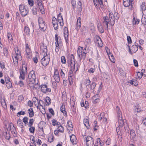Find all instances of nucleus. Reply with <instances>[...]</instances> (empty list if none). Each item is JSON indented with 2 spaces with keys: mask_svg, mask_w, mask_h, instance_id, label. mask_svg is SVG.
Segmentation results:
<instances>
[{
  "mask_svg": "<svg viewBox=\"0 0 146 146\" xmlns=\"http://www.w3.org/2000/svg\"><path fill=\"white\" fill-rule=\"evenodd\" d=\"M46 46L41 47V51L42 53H44V57L41 60V62L42 64L46 66L47 65L50 61V56L49 53H47V49Z\"/></svg>",
  "mask_w": 146,
  "mask_h": 146,
  "instance_id": "nucleus-1",
  "label": "nucleus"
},
{
  "mask_svg": "<svg viewBox=\"0 0 146 146\" xmlns=\"http://www.w3.org/2000/svg\"><path fill=\"white\" fill-rule=\"evenodd\" d=\"M116 110L118 119L119 127L122 128L123 126L125 129V126L127 125V124L125 121L123 119L121 113L118 106H117L116 107Z\"/></svg>",
  "mask_w": 146,
  "mask_h": 146,
  "instance_id": "nucleus-2",
  "label": "nucleus"
},
{
  "mask_svg": "<svg viewBox=\"0 0 146 146\" xmlns=\"http://www.w3.org/2000/svg\"><path fill=\"white\" fill-rule=\"evenodd\" d=\"M28 78L29 81L30 82L29 83V86L32 88H34V84H37V83L35 82V72L33 70L31 71L29 74Z\"/></svg>",
  "mask_w": 146,
  "mask_h": 146,
  "instance_id": "nucleus-3",
  "label": "nucleus"
},
{
  "mask_svg": "<svg viewBox=\"0 0 146 146\" xmlns=\"http://www.w3.org/2000/svg\"><path fill=\"white\" fill-rule=\"evenodd\" d=\"M70 66L71 69L69 71V74L72 73V70L77 71L78 69V63H75L74 61V57L73 54L71 55Z\"/></svg>",
  "mask_w": 146,
  "mask_h": 146,
  "instance_id": "nucleus-4",
  "label": "nucleus"
},
{
  "mask_svg": "<svg viewBox=\"0 0 146 146\" xmlns=\"http://www.w3.org/2000/svg\"><path fill=\"white\" fill-rule=\"evenodd\" d=\"M19 79L23 80H24L25 75L27 73V67L26 64L23 62L22 63V67L19 69Z\"/></svg>",
  "mask_w": 146,
  "mask_h": 146,
  "instance_id": "nucleus-5",
  "label": "nucleus"
},
{
  "mask_svg": "<svg viewBox=\"0 0 146 146\" xmlns=\"http://www.w3.org/2000/svg\"><path fill=\"white\" fill-rule=\"evenodd\" d=\"M88 52L85 48L83 49V47H81L78 48L77 50V54L80 60V61L82 59L84 60L86 58V54Z\"/></svg>",
  "mask_w": 146,
  "mask_h": 146,
  "instance_id": "nucleus-6",
  "label": "nucleus"
},
{
  "mask_svg": "<svg viewBox=\"0 0 146 146\" xmlns=\"http://www.w3.org/2000/svg\"><path fill=\"white\" fill-rule=\"evenodd\" d=\"M111 18H109L108 16L104 17H103V21L102 23V25L105 28V29L108 30V24L111 25L113 26L114 24H112L111 23Z\"/></svg>",
  "mask_w": 146,
  "mask_h": 146,
  "instance_id": "nucleus-7",
  "label": "nucleus"
},
{
  "mask_svg": "<svg viewBox=\"0 0 146 146\" xmlns=\"http://www.w3.org/2000/svg\"><path fill=\"white\" fill-rule=\"evenodd\" d=\"M19 10L21 15L25 17L27 15L29 12L28 9L24 5L21 4L19 6Z\"/></svg>",
  "mask_w": 146,
  "mask_h": 146,
  "instance_id": "nucleus-8",
  "label": "nucleus"
},
{
  "mask_svg": "<svg viewBox=\"0 0 146 146\" xmlns=\"http://www.w3.org/2000/svg\"><path fill=\"white\" fill-rule=\"evenodd\" d=\"M39 26L40 30L44 31L47 28V26L45 24L44 21L40 17L38 18Z\"/></svg>",
  "mask_w": 146,
  "mask_h": 146,
  "instance_id": "nucleus-9",
  "label": "nucleus"
},
{
  "mask_svg": "<svg viewBox=\"0 0 146 146\" xmlns=\"http://www.w3.org/2000/svg\"><path fill=\"white\" fill-rule=\"evenodd\" d=\"M119 17V15L117 12H115L113 14L112 13H109V18L111 19V23L112 24H114L115 20L117 21Z\"/></svg>",
  "mask_w": 146,
  "mask_h": 146,
  "instance_id": "nucleus-10",
  "label": "nucleus"
},
{
  "mask_svg": "<svg viewBox=\"0 0 146 146\" xmlns=\"http://www.w3.org/2000/svg\"><path fill=\"white\" fill-rule=\"evenodd\" d=\"M85 139L86 146H94V140L92 137L89 136H87Z\"/></svg>",
  "mask_w": 146,
  "mask_h": 146,
  "instance_id": "nucleus-11",
  "label": "nucleus"
},
{
  "mask_svg": "<svg viewBox=\"0 0 146 146\" xmlns=\"http://www.w3.org/2000/svg\"><path fill=\"white\" fill-rule=\"evenodd\" d=\"M94 42L97 46L99 47H102L103 45L102 42L100 38L98 36L94 38Z\"/></svg>",
  "mask_w": 146,
  "mask_h": 146,
  "instance_id": "nucleus-12",
  "label": "nucleus"
},
{
  "mask_svg": "<svg viewBox=\"0 0 146 146\" xmlns=\"http://www.w3.org/2000/svg\"><path fill=\"white\" fill-rule=\"evenodd\" d=\"M41 90L42 92L44 93L50 92L51 89L50 88H48L46 85H42L41 86Z\"/></svg>",
  "mask_w": 146,
  "mask_h": 146,
  "instance_id": "nucleus-13",
  "label": "nucleus"
},
{
  "mask_svg": "<svg viewBox=\"0 0 146 146\" xmlns=\"http://www.w3.org/2000/svg\"><path fill=\"white\" fill-rule=\"evenodd\" d=\"M53 77L55 81L57 83H59L60 81V78L58 71L57 70H55Z\"/></svg>",
  "mask_w": 146,
  "mask_h": 146,
  "instance_id": "nucleus-14",
  "label": "nucleus"
},
{
  "mask_svg": "<svg viewBox=\"0 0 146 146\" xmlns=\"http://www.w3.org/2000/svg\"><path fill=\"white\" fill-rule=\"evenodd\" d=\"M64 36L66 42L68 43V32L67 27H65L64 28Z\"/></svg>",
  "mask_w": 146,
  "mask_h": 146,
  "instance_id": "nucleus-15",
  "label": "nucleus"
},
{
  "mask_svg": "<svg viewBox=\"0 0 146 146\" xmlns=\"http://www.w3.org/2000/svg\"><path fill=\"white\" fill-rule=\"evenodd\" d=\"M58 21L60 26H62L64 25L63 19L61 15V13H60L58 16Z\"/></svg>",
  "mask_w": 146,
  "mask_h": 146,
  "instance_id": "nucleus-16",
  "label": "nucleus"
},
{
  "mask_svg": "<svg viewBox=\"0 0 146 146\" xmlns=\"http://www.w3.org/2000/svg\"><path fill=\"white\" fill-rule=\"evenodd\" d=\"M104 113H102L100 114L98 119L101 121H102L104 123H105L107 121V118L104 117Z\"/></svg>",
  "mask_w": 146,
  "mask_h": 146,
  "instance_id": "nucleus-17",
  "label": "nucleus"
},
{
  "mask_svg": "<svg viewBox=\"0 0 146 146\" xmlns=\"http://www.w3.org/2000/svg\"><path fill=\"white\" fill-rule=\"evenodd\" d=\"M0 102L3 108L4 109H6L7 108V105L5 98H0Z\"/></svg>",
  "mask_w": 146,
  "mask_h": 146,
  "instance_id": "nucleus-18",
  "label": "nucleus"
},
{
  "mask_svg": "<svg viewBox=\"0 0 146 146\" xmlns=\"http://www.w3.org/2000/svg\"><path fill=\"white\" fill-rule=\"evenodd\" d=\"M81 19L80 17H78L77 20V23L76 29L77 30H79L81 27Z\"/></svg>",
  "mask_w": 146,
  "mask_h": 146,
  "instance_id": "nucleus-19",
  "label": "nucleus"
},
{
  "mask_svg": "<svg viewBox=\"0 0 146 146\" xmlns=\"http://www.w3.org/2000/svg\"><path fill=\"white\" fill-rule=\"evenodd\" d=\"M21 57H18V55L16 54L13 55L12 56V58L13 60V62L15 64V63H18V60L20 58H21Z\"/></svg>",
  "mask_w": 146,
  "mask_h": 146,
  "instance_id": "nucleus-20",
  "label": "nucleus"
},
{
  "mask_svg": "<svg viewBox=\"0 0 146 146\" xmlns=\"http://www.w3.org/2000/svg\"><path fill=\"white\" fill-rule=\"evenodd\" d=\"M70 141L73 144L76 143V139L75 135L72 134L70 136Z\"/></svg>",
  "mask_w": 146,
  "mask_h": 146,
  "instance_id": "nucleus-21",
  "label": "nucleus"
},
{
  "mask_svg": "<svg viewBox=\"0 0 146 146\" xmlns=\"http://www.w3.org/2000/svg\"><path fill=\"white\" fill-rule=\"evenodd\" d=\"M123 4L124 6L128 7L129 5L131 2H132L133 0H123Z\"/></svg>",
  "mask_w": 146,
  "mask_h": 146,
  "instance_id": "nucleus-22",
  "label": "nucleus"
},
{
  "mask_svg": "<svg viewBox=\"0 0 146 146\" xmlns=\"http://www.w3.org/2000/svg\"><path fill=\"white\" fill-rule=\"evenodd\" d=\"M9 126V128H7V130H11V131H14L15 130V127H14L13 124L12 123H9L7 124Z\"/></svg>",
  "mask_w": 146,
  "mask_h": 146,
  "instance_id": "nucleus-23",
  "label": "nucleus"
},
{
  "mask_svg": "<svg viewBox=\"0 0 146 146\" xmlns=\"http://www.w3.org/2000/svg\"><path fill=\"white\" fill-rule=\"evenodd\" d=\"M102 24L101 23H98V25L97 27L99 31L101 33H103L104 32V30Z\"/></svg>",
  "mask_w": 146,
  "mask_h": 146,
  "instance_id": "nucleus-24",
  "label": "nucleus"
},
{
  "mask_svg": "<svg viewBox=\"0 0 146 146\" xmlns=\"http://www.w3.org/2000/svg\"><path fill=\"white\" fill-rule=\"evenodd\" d=\"M28 113L29 116L30 117H32L34 116V112L32 108H30L28 110Z\"/></svg>",
  "mask_w": 146,
  "mask_h": 146,
  "instance_id": "nucleus-25",
  "label": "nucleus"
},
{
  "mask_svg": "<svg viewBox=\"0 0 146 146\" xmlns=\"http://www.w3.org/2000/svg\"><path fill=\"white\" fill-rule=\"evenodd\" d=\"M7 38L8 39V40L10 43L13 42V37L12 35L10 33H7Z\"/></svg>",
  "mask_w": 146,
  "mask_h": 146,
  "instance_id": "nucleus-26",
  "label": "nucleus"
},
{
  "mask_svg": "<svg viewBox=\"0 0 146 146\" xmlns=\"http://www.w3.org/2000/svg\"><path fill=\"white\" fill-rule=\"evenodd\" d=\"M15 84L19 85L20 87H23L24 86V84L23 81L21 80H20L18 82L17 81H15Z\"/></svg>",
  "mask_w": 146,
  "mask_h": 146,
  "instance_id": "nucleus-27",
  "label": "nucleus"
},
{
  "mask_svg": "<svg viewBox=\"0 0 146 146\" xmlns=\"http://www.w3.org/2000/svg\"><path fill=\"white\" fill-rule=\"evenodd\" d=\"M130 83L132 85L137 86L138 85V82L135 80H132L130 81Z\"/></svg>",
  "mask_w": 146,
  "mask_h": 146,
  "instance_id": "nucleus-28",
  "label": "nucleus"
},
{
  "mask_svg": "<svg viewBox=\"0 0 146 146\" xmlns=\"http://www.w3.org/2000/svg\"><path fill=\"white\" fill-rule=\"evenodd\" d=\"M84 123L85 125L88 128L90 126L89 124V121L88 119H84Z\"/></svg>",
  "mask_w": 146,
  "mask_h": 146,
  "instance_id": "nucleus-29",
  "label": "nucleus"
},
{
  "mask_svg": "<svg viewBox=\"0 0 146 146\" xmlns=\"http://www.w3.org/2000/svg\"><path fill=\"white\" fill-rule=\"evenodd\" d=\"M139 23V19L135 18L134 17L133 20V25L138 24Z\"/></svg>",
  "mask_w": 146,
  "mask_h": 146,
  "instance_id": "nucleus-30",
  "label": "nucleus"
},
{
  "mask_svg": "<svg viewBox=\"0 0 146 146\" xmlns=\"http://www.w3.org/2000/svg\"><path fill=\"white\" fill-rule=\"evenodd\" d=\"M15 52L16 55H18V57H21V51L19 50L18 48H15Z\"/></svg>",
  "mask_w": 146,
  "mask_h": 146,
  "instance_id": "nucleus-31",
  "label": "nucleus"
},
{
  "mask_svg": "<svg viewBox=\"0 0 146 146\" xmlns=\"http://www.w3.org/2000/svg\"><path fill=\"white\" fill-rule=\"evenodd\" d=\"M132 50L134 53H135L138 49V47L137 45H133L132 46Z\"/></svg>",
  "mask_w": 146,
  "mask_h": 146,
  "instance_id": "nucleus-32",
  "label": "nucleus"
},
{
  "mask_svg": "<svg viewBox=\"0 0 146 146\" xmlns=\"http://www.w3.org/2000/svg\"><path fill=\"white\" fill-rule=\"evenodd\" d=\"M77 7L78 11H81L82 10V6L81 3L80 1L78 3Z\"/></svg>",
  "mask_w": 146,
  "mask_h": 146,
  "instance_id": "nucleus-33",
  "label": "nucleus"
},
{
  "mask_svg": "<svg viewBox=\"0 0 146 146\" xmlns=\"http://www.w3.org/2000/svg\"><path fill=\"white\" fill-rule=\"evenodd\" d=\"M31 50L29 47V45L28 44H26V54L31 53Z\"/></svg>",
  "mask_w": 146,
  "mask_h": 146,
  "instance_id": "nucleus-34",
  "label": "nucleus"
},
{
  "mask_svg": "<svg viewBox=\"0 0 146 146\" xmlns=\"http://www.w3.org/2000/svg\"><path fill=\"white\" fill-rule=\"evenodd\" d=\"M96 86V84L95 83L93 82L90 85L89 88L90 90H92L94 89Z\"/></svg>",
  "mask_w": 146,
  "mask_h": 146,
  "instance_id": "nucleus-35",
  "label": "nucleus"
},
{
  "mask_svg": "<svg viewBox=\"0 0 146 146\" xmlns=\"http://www.w3.org/2000/svg\"><path fill=\"white\" fill-rule=\"evenodd\" d=\"M45 101L47 103L48 105H49L51 104V99L48 96L46 97L45 98Z\"/></svg>",
  "mask_w": 146,
  "mask_h": 146,
  "instance_id": "nucleus-36",
  "label": "nucleus"
},
{
  "mask_svg": "<svg viewBox=\"0 0 146 146\" xmlns=\"http://www.w3.org/2000/svg\"><path fill=\"white\" fill-rule=\"evenodd\" d=\"M4 50V54L5 56H6L7 57H8V52L7 49L6 48H5L3 49Z\"/></svg>",
  "mask_w": 146,
  "mask_h": 146,
  "instance_id": "nucleus-37",
  "label": "nucleus"
},
{
  "mask_svg": "<svg viewBox=\"0 0 146 146\" xmlns=\"http://www.w3.org/2000/svg\"><path fill=\"white\" fill-rule=\"evenodd\" d=\"M92 42L91 39L90 38L86 39L85 40V43L86 45L90 44L92 43Z\"/></svg>",
  "mask_w": 146,
  "mask_h": 146,
  "instance_id": "nucleus-38",
  "label": "nucleus"
},
{
  "mask_svg": "<svg viewBox=\"0 0 146 146\" xmlns=\"http://www.w3.org/2000/svg\"><path fill=\"white\" fill-rule=\"evenodd\" d=\"M39 9L42 14L44 13V9L42 5L38 6Z\"/></svg>",
  "mask_w": 146,
  "mask_h": 146,
  "instance_id": "nucleus-39",
  "label": "nucleus"
},
{
  "mask_svg": "<svg viewBox=\"0 0 146 146\" xmlns=\"http://www.w3.org/2000/svg\"><path fill=\"white\" fill-rule=\"evenodd\" d=\"M53 135L52 134H51L48 137V141L50 143H51L53 141Z\"/></svg>",
  "mask_w": 146,
  "mask_h": 146,
  "instance_id": "nucleus-40",
  "label": "nucleus"
},
{
  "mask_svg": "<svg viewBox=\"0 0 146 146\" xmlns=\"http://www.w3.org/2000/svg\"><path fill=\"white\" fill-rule=\"evenodd\" d=\"M58 131L61 132L63 133L64 130V128L63 127L62 125H60V126L57 127Z\"/></svg>",
  "mask_w": 146,
  "mask_h": 146,
  "instance_id": "nucleus-41",
  "label": "nucleus"
},
{
  "mask_svg": "<svg viewBox=\"0 0 146 146\" xmlns=\"http://www.w3.org/2000/svg\"><path fill=\"white\" fill-rule=\"evenodd\" d=\"M141 9L142 11H145L146 9L145 3L143 2L142 5L141 6Z\"/></svg>",
  "mask_w": 146,
  "mask_h": 146,
  "instance_id": "nucleus-42",
  "label": "nucleus"
},
{
  "mask_svg": "<svg viewBox=\"0 0 146 146\" xmlns=\"http://www.w3.org/2000/svg\"><path fill=\"white\" fill-rule=\"evenodd\" d=\"M61 62L62 64H65L66 62L65 57L64 56H62L61 57Z\"/></svg>",
  "mask_w": 146,
  "mask_h": 146,
  "instance_id": "nucleus-43",
  "label": "nucleus"
},
{
  "mask_svg": "<svg viewBox=\"0 0 146 146\" xmlns=\"http://www.w3.org/2000/svg\"><path fill=\"white\" fill-rule=\"evenodd\" d=\"M29 128V131L30 133H33L35 132V127H34L31 126Z\"/></svg>",
  "mask_w": 146,
  "mask_h": 146,
  "instance_id": "nucleus-44",
  "label": "nucleus"
},
{
  "mask_svg": "<svg viewBox=\"0 0 146 146\" xmlns=\"http://www.w3.org/2000/svg\"><path fill=\"white\" fill-rule=\"evenodd\" d=\"M25 32L26 33L27 35H29V34L30 29L28 27L25 26Z\"/></svg>",
  "mask_w": 146,
  "mask_h": 146,
  "instance_id": "nucleus-45",
  "label": "nucleus"
},
{
  "mask_svg": "<svg viewBox=\"0 0 146 146\" xmlns=\"http://www.w3.org/2000/svg\"><path fill=\"white\" fill-rule=\"evenodd\" d=\"M25 114V111H21L20 112L17 113V115L19 117L21 115H24Z\"/></svg>",
  "mask_w": 146,
  "mask_h": 146,
  "instance_id": "nucleus-46",
  "label": "nucleus"
},
{
  "mask_svg": "<svg viewBox=\"0 0 146 146\" xmlns=\"http://www.w3.org/2000/svg\"><path fill=\"white\" fill-rule=\"evenodd\" d=\"M141 21L142 24L146 25V17H142Z\"/></svg>",
  "mask_w": 146,
  "mask_h": 146,
  "instance_id": "nucleus-47",
  "label": "nucleus"
},
{
  "mask_svg": "<svg viewBox=\"0 0 146 146\" xmlns=\"http://www.w3.org/2000/svg\"><path fill=\"white\" fill-rule=\"evenodd\" d=\"M28 118L27 117H24L23 118V122L25 124H26L28 123Z\"/></svg>",
  "mask_w": 146,
  "mask_h": 146,
  "instance_id": "nucleus-48",
  "label": "nucleus"
},
{
  "mask_svg": "<svg viewBox=\"0 0 146 146\" xmlns=\"http://www.w3.org/2000/svg\"><path fill=\"white\" fill-rule=\"evenodd\" d=\"M34 120L33 119H29L28 125L29 127H31V126L32 125L34 122Z\"/></svg>",
  "mask_w": 146,
  "mask_h": 146,
  "instance_id": "nucleus-49",
  "label": "nucleus"
},
{
  "mask_svg": "<svg viewBox=\"0 0 146 146\" xmlns=\"http://www.w3.org/2000/svg\"><path fill=\"white\" fill-rule=\"evenodd\" d=\"M6 87L8 88H11L12 86L11 83L9 82H6Z\"/></svg>",
  "mask_w": 146,
  "mask_h": 146,
  "instance_id": "nucleus-50",
  "label": "nucleus"
},
{
  "mask_svg": "<svg viewBox=\"0 0 146 146\" xmlns=\"http://www.w3.org/2000/svg\"><path fill=\"white\" fill-rule=\"evenodd\" d=\"M119 72L121 76H123V75L124 74L125 72L123 70L122 68H119Z\"/></svg>",
  "mask_w": 146,
  "mask_h": 146,
  "instance_id": "nucleus-51",
  "label": "nucleus"
},
{
  "mask_svg": "<svg viewBox=\"0 0 146 146\" xmlns=\"http://www.w3.org/2000/svg\"><path fill=\"white\" fill-rule=\"evenodd\" d=\"M36 100H37L38 101V106H37V108L38 109L39 108V107L40 106H41L42 108H43V106L41 105V104H40V102H42L43 101H42L41 100L38 101V99H36Z\"/></svg>",
  "mask_w": 146,
  "mask_h": 146,
  "instance_id": "nucleus-52",
  "label": "nucleus"
},
{
  "mask_svg": "<svg viewBox=\"0 0 146 146\" xmlns=\"http://www.w3.org/2000/svg\"><path fill=\"white\" fill-rule=\"evenodd\" d=\"M101 89H100V88L99 89H99L98 90V92L97 93V94L94 95V96H93V98L94 99L95 98H96V97H99V94L101 90Z\"/></svg>",
  "mask_w": 146,
  "mask_h": 146,
  "instance_id": "nucleus-53",
  "label": "nucleus"
},
{
  "mask_svg": "<svg viewBox=\"0 0 146 146\" xmlns=\"http://www.w3.org/2000/svg\"><path fill=\"white\" fill-rule=\"evenodd\" d=\"M90 83L91 81L89 79H86L85 80V84L87 86H89L90 85Z\"/></svg>",
  "mask_w": 146,
  "mask_h": 146,
  "instance_id": "nucleus-54",
  "label": "nucleus"
},
{
  "mask_svg": "<svg viewBox=\"0 0 146 146\" xmlns=\"http://www.w3.org/2000/svg\"><path fill=\"white\" fill-rule=\"evenodd\" d=\"M99 3L100 5V7L102 8H103L104 6L103 3V1L102 0H98Z\"/></svg>",
  "mask_w": 146,
  "mask_h": 146,
  "instance_id": "nucleus-55",
  "label": "nucleus"
},
{
  "mask_svg": "<svg viewBox=\"0 0 146 146\" xmlns=\"http://www.w3.org/2000/svg\"><path fill=\"white\" fill-rule=\"evenodd\" d=\"M37 11V9L36 7H34L32 10V12L34 15L36 14Z\"/></svg>",
  "mask_w": 146,
  "mask_h": 146,
  "instance_id": "nucleus-56",
  "label": "nucleus"
},
{
  "mask_svg": "<svg viewBox=\"0 0 146 146\" xmlns=\"http://www.w3.org/2000/svg\"><path fill=\"white\" fill-rule=\"evenodd\" d=\"M97 97H96V98L93 99L94 100L93 101V102L94 103H96L98 102H99L100 101V99L98 98H97Z\"/></svg>",
  "mask_w": 146,
  "mask_h": 146,
  "instance_id": "nucleus-57",
  "label": "nucleus"
},
{
  "mask_svg": "<svg viewBox=\"0 0 146 146\" xmlns=\"http://www.w3.org/2000/svg\"><path fill=\"white\" fill-rule=\"evenodd\" d=\"M69 81L70 85H71L73 83V78L72 77H70L68 78Z\"/></svg>",
  "mask_w": 146,
  "mask_h": 146,
  "instance_id": "nucleus-58",
  "label": "nucleus"
},
{
  "mask_svg": "<svg viewBox=\"0 0 146 146\" xmlns=\"http://www.w3.org/2000/svg\"><path fill=\"white\" fill-rule=\"evenodd\" d=\"M127 42L128 43H131L132 42L130 36H127Z\"/></svg>",
  "mask_w": 146,
  "mask_h": 146,
  "instance_id": "nucleus-59",
  "label": "nucleus"
},
{
  "mask_svg": "<svg viewBox=\"0 0 146 146\" xmlns=\"http://www.w3.org/2000/svg\"><path fill=\"white\" fill-rule=\"evenodd\" d=\"M33 102L30 100H29L28 102V106L30 107L33 106Z\"/></svg>",
  "mask_w": 146,
  "mask_h": 146,
  "instance_id": "nucleus-60",
  "label": "nucleus"
},
{
  "mask_svg": "<svg viewBox=\"0 0 146 146\" xmlns=\"http://www.w3.org/2000/svg\"><path fill=\"white\" fill-rule=\"evenodd\" d=\"M143 73H141L140 72H138L137 73V78H142L143 76Z\"/></svg>",
  "mask_w": 146,
  "mask_h": 146,
  "instance_id": "nucleus-61",
  "label": "nucleus"
},
{
  "mask_svg": "<svg viewBox=\"0 0 146 146\" xmlns=\"http://www.w3.org/2000/svg\"><path fill=\"white\" fill-rule=\"evenodd\" d=\"M5 133L6 134L5 138L7 140H9L11 137L10 134L9 133H7V132H6Z\"/></svg>",
  "mask_w": 146,
  "mask_h": 146,
  "instance_id": "nucleus-62",
  "label": "nucleus"
},
{
  "mask_svg": "<svg viewBox=\"0 0 146 146\" xmlns=\"http://www.w3.org/2000/svg\"><path fill=\"white\" fill-rule=\"evenodd\" d=\"M18 99L20 101H21L24 99L23 96L22 95H20L18 97Z\"/></svg>",
  "mask_w": 146,
  "mask_h": 146,
  "instance_id": "nucleus-63",
  "label": "nucleus"
},
{
  "mask_svg": "<svg viewBox=\"0 0 146 146\" xmlns=\"http://www.w3.org/2000/svg\"><path fill=\"white\" fill-rule=\"evenodd\" d=\"M133 63L134 66L137 67L138 66L137 61L136 59L133 60Z\"/></svg>",
  "mask_w": 146,
  "mask_h": 146,
  "instance_id": "nucleus-64",
  "label": "nucleus"
}]
</instances>
